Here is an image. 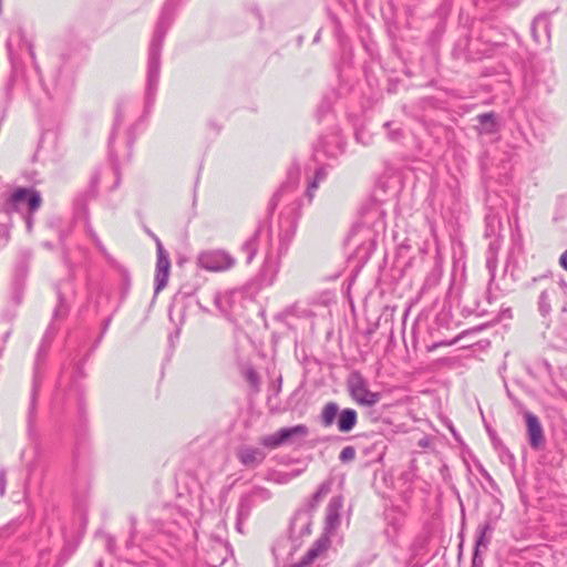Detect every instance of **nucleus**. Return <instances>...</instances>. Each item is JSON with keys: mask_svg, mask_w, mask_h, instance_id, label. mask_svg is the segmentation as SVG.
<instances>
[{"mask_svg": "<svg viewBox=\"0 0 567 567\" xmlns=\"http://www.w3.org/2000/svg\"><path fill=\"white\" fill-rule=\"evenodd\" d=\"M560 266L567 270V250L559 258Z\"/></svg>", "mask_w": 567, "mask_h": 567, "instance_id": "47", "label": "nucleus"}, {"mask_svg": "<svg viewBox=\"0 0 567 567\" xmlns=\"http://www.w3.org/2000/svg\"><path fill=\"white\" fill-rule=\"evenodd\" d=\"M248 9L258 19L259 24L261 27L264 23V20H262V14H261L259 7L256 3H251Z\"/></svg>", "mask_w": 567, "mask_h": 567, "instance_id": "37", "label": "nucleus"}, {"mask_svg": "<svg viewBox=\"0 0 567 567\" xmlns=\"http://www.w3.org/2000/svg\"><path fill=\"white\" fill-rule=\"evenodd\" d=\"M279 483H287L288 482V475L285 474L282 475V478L281 480H278Z\"/></svg>", "mask_w": 567, "mask_h": 567, "instance_id": "53", "label": "nucleus"}, {"mask_svg": "<svg viewBox=\"0 0 567 567\" xmlns=\"http://www.w3.org/2000/svg\"><path fill=\"white\" fill-rule=\"evenodd\" d=\"M473 2H474V4H475V6H477V7H478V6H482V4H484V3H486V4H488V6H489V10H494V9H496V8H497V6H498V4H496V3H495V4H489V0H473Z\"/></svg>", "mask_w": 567, "mask_h": 567, "instance_id": "43", "label": "nucleus"}, {"mask_svg": "<svg viewBox=\"0 0 567 567\" xmlns=\"http://www.w3.org/2000/svg\"><path fill=\"white\" fill-rule=\"evenodd\" d=\"M31 257H32V254L30 250L24 249V250L20 251L19 260H18V262L16 265V269H14L13 282L17 284V281H18L21 285H24V280L28 275V262L31 259Z\"/></svg>", "mask_w": 567, "mask_h": 567, "instance_id": "17", "label": "nucleus"}, {"mask_svg": "<svg viewBox=\"0 0 567 567\" xmlns=\"http://www.w3.org/2000/svg\"><path fill=\"white\" fill-rule=\"evenodd\" d=\"M29 50H30V54L33 55V51H32L31 47H29Z\"/></svg>", "mask_w": 567, "mask_h": 567, "instance_id": "60", "label": "nucleus"}, {"mask_svg": "<svg viewBox=\"0 0 567 567\" xmlns=\"http://www.w3.org/2000/svg\"><path fill=\"white\" fill-rule=\"evenodd\" d=\"M135 527V519L132 518V529H134ZM134 533V530H132V534Z\"/></svg>", "mask_w": 567, "mask_h": 567, "instance_id": "55", "label": "nucleus"}, {"mask_svg": "<svg viewBox=\"0 0 567 567\" xmlns=\"http://www.w3.org/2000/svg\"><path fill=\"white\" fill-rule=\"evenodd\" d=\"M430 445H431V439L429 436H424L417 442V446L421 449H427V447H430Z\"/></svg>", "mask_w": 567, "mask_h": 567, "instance_id": "41", "label": "nucleus"}, {"mask_svg": "<svg viewBox=\"0 0 567 567\" xmlns=\"http://www.w3.org/2000/svg\"><path fill=\"white\" fill-rule=\"evenodd\" d=\"M280 388H281V379H279V384H278L277 391H280Z\"/></svg>", "mask_w": 567, "mask_h": 567, "instance_id": "57", "label": "nucleus"}, {"mask_svg": "<svg viewBox=\"0 0 567 567\" xmlns=\"http://www.w3.org/2000/svg\"><path fill=\"white\" fill-rule=\"evenodd\" d=\"M96 248L99 249V251L107 259V260H111V256L109 255L105 246L102 244V241L100 239H96Z\"/></svg>", "mask_w": 567, "mask_h": 567, "instance_id": "40", "label": "nucleus"}, {"mask_svg": "<svg viewBox=\"0 0 567 567\" xmlns=\"http://www.w3.org/2000/svg\"><path fill=\"white\" fill-rule=\"evenodd\" d=\"M254 495H255V493H251V494L243 495L240 497V501L237 506V517H240L244 519H247L249 517L252 505H254V502H252Z\"/></svg>", "mask_w": 567, "mask_h": 567, "instance_id": "24", "label": "nucleus"}, {"mask_svg": "<svg viewBox=\"0 0 567 567\" xmlns=\"http://www.w3.org/2000/svg\"><path fill=\"white\" fill-rule=\"evenodd\" d=\"M355 449L349 445L342 449L339 455V460L341 463H349L355 458Z\"/></svg>", "mask_w": 567, "mask_h": 567, "instance_id": "30", "label": "nucleus"}, {"mask_svg": "<svg viewBox=\"0 0 567 567\" xmlns=\"http://www.w3.org/2000/svg\"><path fill=\"white\" fill-rule=\"evenodd\" d=\"M329 492V487L326 484H321L317 492L313 494L312 499L313 502H319L321 497Z\"/></svg>", "mask_w": 567, "mask_h": 567, "instance_id": "36", "label": "nucleus"}, {"mask_svg": "<svg viewBox=\"0 0 567 567\" xmlns=\"http://www.w3.org/2000/svg\"><path fill=\"white\" fill-rule=\"evenodd\" d=\"M246 378H247L248 382H249L252 386H255V388H257V386H258V384H259V377H258V374H257V372H256L255 370L249 369V370L246 372Z\"/></svg>", "mask_w": 567, "mask_h": 567, "instance_id": "35", "label": "nucleus"}, {"mask_svg": "<svg viewBox=\"0 0 567 567\" xmlns=\"http://www.w3.org/2000/svg\"><path fill=\"white\" fill-rule=\"evenodd\" d=\"M309 433L305 424H298L291 427H281L277 432L265 435L260 439V444L267 449H277L282 444H292L298 440H303Z\"/></svg>", "mask_w": 567, "mask_h": 567, "instance_id": "7", "label": "nucleus"}, {"mask_svg": "<svg viewBox=\"0 0 567 567\" xmlns=\"http://www.w3.org/2000/svg\"><path fill=\"white\" fill-rule=\"evenodd\" d=\"M133 143H134V137L132 136V133L130 132L128 137H127V154H126L127 158H130L132 156Z\"/></svg>", "mask_w": 567, "mask_h": 567, "instance_id": "42", "label": "nucleus"}, {"mask_svg": "<svg viewBox=\"0 0 567 567\" xmlns=\"http://www.w3.org/2000/svg\"><path fill=\"white\" fill-rule=\"evenodd\" d=\"M427 545V537L425 535H417L410 545L411 558L414 559L421 556Z\"/></svg>", "mask_w": 567, "mask_h": 567, "instance_id": "27", "label": "nucleus"}, {"mask_svg": "<svg viewBox=\"0 0 567 567\" xmlns=\"http://www.w3.org/2000/svg\"><path fill=\"white\" fill-rule=\"evenodd\" d=\"M401 529L400 519L396 517L388 518L386 527L384 528V535L389 543L396 545L399 532Z\"/></svg>", "mask_w": 567, "mask_h": 567, "instance_id": "23", "label": "nucleus"}, {"mask_svg": "<svg viewBox=\"0 0 567 567\" xmlns=\"http://www.w3.org/2000/svg\"><path fill=\"white\" fill-rule=\"evenodd\" d=\"M90 237L92 238L93 243L96 245V239H100V238L93 230H90Z\"/></svg>", "mask_w": 567, "mask_h": 567, "instance_id": "51", "label": "nucleus"}, {"mask_svg": "<svg viewBox=\"0 0 567 567\" xmlns=\"http://www.w3.org/2000/svg\"><path fill=\"white\" fill-rule=\"evenodd\" d=\"M9 223L1 224L0 223V243L6 245L9 241L10 238V228H11V218L9 219Z\"/></svg>", "mask_w": 567, "mask_h": 567, "instance_id": "31", "label": "nucleus"}, {"mask_svg": "<svg viewBox=\"0 0 567 567\" xmlns=\"http://www.w3.org/2000/svg\"><path fill=\"white\" fill-rule=\"evenodd\" d=\"M237 457L244 466L255 468L264 462L266 453L259 447L244 446L238 450Z\"/></svg>", "mask_w": 567, "mask_h": 567, "instance_id": "12", "label": "nucleus"}, {"mask_svg": "<svg viewBox=\"0 0 567 567\" xmlns=\"http://www.w3.org/2000/svg\"><path fill=\"white\" fill-rule=\"evenodd\" d=\"M347 386L351 398L361 405L372 406L381 399L379 392L369 390L367 380L359 371H352L349 374Z\"/></svg>", "mask_w": 567, "mask_h": 567, "instance_id": "6", "label": "nucleus"}, {"mask_svg": "<svg viewBox=\"0 0 567 567\" xmlns=\"http://www.w3.org/2000/svg\"><path fill=\"white\" fill-rule=\"evenodd\" d=\"M6 471L0 470V496H3L6 494Z\"/></svg>", "mask_w": 567, "mask_h": 567, "instance_id": "39", "label": "nucleus"}, {"mask_svg": "<svg viewBox=\"0 0 567 567\" xmlns=\"http://www.w3.org/2000/svg\"><path fill=\"white\" fill-rule=\"evenodd\" d=\"M341 499L332 498L328 506L327 523L330 527H336L339 524V509L341 508Z\"/></svg>", "mask_w": 567, "mask_h": 567, "instance_id": "22", "label": "nucleus"}, {"mask_svg": "<svg viewBox=\"0 0 567 567\" xmlns=\"http://www.w3.org/2000/svg\"><path fill=\"white\" fill-rule=\"evenodd\" d=\"M386 128L388 138L392 142H400L403 138L402 128L394 122H385L383 125Z\"/></svg>", "mask_w": 567, "mask_h": 567, "instance_id": "28", "label": "nucleus"}, {"mask_svg": "<svg viewBox=\"0 0 567 567\" xmlns=\"http://www.w3.org/2000/svg\"><path fill=\"white\" fill-rule=\"evenodd\" d=\"M96 567H103V563H102L101 560H99V561L96 563Z\"/></svg>", "mask_w": 567, "mask_h": 567, "instance_id": "56", "label": "nucleus"}, {"mask_svg": "<svg viewBox=\"0 0 567 567\" xmlns=\"http://www.w3.org/2000/svg\"><path fill=\"white\" fill-rule=\"evenodd\" d=\"M23 286L20 282L17 281L12 285V295H11V301L14 306H19L22 302L23 299Z\"/></svg>", "mask_w": 567, "mask_h": 567, "instance_id": "29", "label": "nucleus"}, {"mask_svg": "<svg viewBox=\"0 0 567 567\" xmlns=\"http://www.w3.org/2000/svg\"><path fill=\"white\" fill-rule=\"evenodd\" d=\"M72 86H73L72 75L64 74L62 71H60L58 76L55 78L53 91L51 92L49 89H45V90L48 91V94L51 97H64L69 94Z\"/></svg>", "mask_w": 567, "mask_h": 567, "instance_id": "14", "label": "nucleus"}, {"mask_svg": "<svg viewBox=\"0 0 567 567\" xmlns=\"http://www.w3.org/2000/svg\"><path fill=\"white\" fill-rule=\"evenodd\" d=\"M290 312H291V311H290V309H286L284 312H281L280 315H278V318H282V317H285V316L289 315Z\"/></svg>", "mask_w": 567, "mask_h": 567, "instance_id": "52", "label": "nucleus"}, {"mask_svg": "<svg viewBox=\"0 0 567 567\" xmlns=\"http://www.w3.org/2000/svg\"><path fill=\"white\" fill-rule=\"evenodd\" d=\"M501 236H494L488 243L487 256H486V268L493 280L497 268V252L501 248Z\"/></svg>", "mask_w": 567, "mask_h": 567, "instance_id": "16", "label": "nucleus"}, {"mask_svg": "<svg viewBox=\"0 0 567 567\" xmlns=\"http://www.w3.org/2000/svg\"><path fill=\"white\" fill-rule=\"evenodd\" d=\"M311 533V517L307 512H298L290 523L292 538H301Z\"/></svg>", "mask_w": 567, "mask_h": 567, "instance_id": "13", "label": "nucleus"}, {"mask_svg": "<svg viewBox=\"0 0 567 567\" xmlns=\"http://www.w3.org/2000/svg\"><path fill=\"white\" fill-rule=\"evenodd\" d=\"M524 416L527 426L528 442L533 450L538 451L543 447L545 442L543 426L534 413L526 411Z\"/></svg>", "mask_w": 567, "mask_h": 567, "instance_id": "11", "label": "nucleus"}, {"mask_svg": "<svg viewBox=\"0 0 567 567\" xmlns=\"http://www.w3.org/2000/svg\"><path fill=\"white\" fill-rule=\"evenodd\" d=\"M331 112V103L329 101H322L317 111V116L321 120L323 116L328 115Z\"/></svg>", "mask_w": 567, "mask_h": 567, "instance_id": "34", "label": "nucleus"}, {"mask_svg": "<svg viewBox=\"0 0 567 567\" xmlns=\"http://www.w3.org/2000/svg\"><path fill=\"white\" fill-rule=\"evenodd\" d=\"M96 181H97V176H96V175H94V176H93V181H92V182H93V183H95Z\"/></svg>", "mask_w": 567, "mask_h": 567, "instance_id": "58", "label": "nucleus"}, {"mask_svg": "<svg viewBox=\"0 0 567 567\" xmlns=\"http://www.w3.org/2000/svg\"><path fill=\"white\" fill-rule=\"evenodd\" d=\"M32 215H33V213H30V212H27V214L23 215V218L25 221V227L29 233L32 231V227H33V216Z\"/></svg>", "mask_w": 567, "mask_h": 567, "instance_id": "38", "label": "nucleus"}, {"mask_svg": "<svg viewBox=\"0 0 567 567\" xmlns=\"http://www.w3.org/2000/svg\"><path fill=\"white\" fill-rule=\"evenodd\" d=\"M259 493H261V494H267V495H266V497H269V493H268V491H266V489H259Z\"/></svg>", "mask_w": 567, "mask_h": 567, "instance_id": "54", "label": "nucleus"}, {"mask_svg": "<svg viewBox=\"0 0 567 567\" xmlns=\"http://www.w3.org/2000/svg\"><path fill=\"white\" fill-rule=\"evenodd\" d=\"M542 22H544V23L546 22L544 18H536V19L534 20V22H533V25H532V32H533V35H534V38H535V39H537V38H536V25H537V24H539V23H542Z\"/></svg>", "mask_w": 567, "mask_h": 567, "instance_id": "44", "label": "nucleus"}, {"mask_svg": "<svg viewBox=\"0 0 567 567\" xmlns=\"http://www.w3.org/2000/svg\"><path fill=\"white\" fill-rule=\"evenodd\" d=\"M156 241V269H155V285H154V296L156 297L167 285L169 278L171 270V259L168 252L164 249L161 240L152 235Z\"/></svg>", "mask_w": 567, "mask_h": 567, "instance_id": "10", "label": "nucleus"}, {"mask_svg": "<svg viewBox=\"0 0 567 567\" xmlns=\"http://www.w3.org/2000/svg\"><path fill=\"white\" fill-rule=\"evenodd\" d=\"M358 422V413L355 410L347 408L339 412L337 419V427L342 433L352 431Z\"/></svg>", "mask_w": 567, "mask_h": 567, "instance_id": "15", "label": "nucleus"}, {"mask_svg": "<svg viewBox=\"0 0 567 567\" xmlns=\"http://www.w3.org/2000/svg\"><path fill=\"white\" fill-rule=\"evenodd\" d=\"M339 405L336 402H328L320 414V422L324 427L331 426L337 422L339 415Z\"/></svg>", "mask_w": 567, "mask_h": 567, "instance_id": "20", "label": "nucleus"}, {"mask_svg": "<svg viewBox=\"0 0 567 567\" xmlns=\"http://www.w3.org/2000/svg\"><path fill=\"white\" fill-rule=\"evenodd\" d=\"M480 126L477 131L480 134H494L498 130V124L496 121V115L493 112L483 113L477 115L476 117Z\"/></svg>", "mask_w": 567, "mask_h": 567, "instance_id": "18", "label": "nucleus"}, {"mask_svg": "<svg viewBox=\"0 0 567 567\" xmlns=\"http://www.w3.org/2000/svg\"><path fill=\"white\" fill-rule=\"evenodd\" d=\"M486 228L485 236L487 238H493L494 236H499L501 229V219L495 214H488L485 218Z\"/></svg>", "mask_w": 567, "mask_h": 567, "instance_id": "26", "label": "nucleus"}, {"mask_svg": "<svg viewBox=\"0 0 567 567\" xmlns=\"http://www.w3.org/2000/svg\"><path fill=\"white\" fill-rule=\"evenodd\" d=\"M42 203L41 194L32 187H18L6 199L2 212L10 219L12 213H23L27 208L30 213H35Z\"/></svg>", "mask_w": 567, "mask_h": 567, "instance_id": "4", "label": "nucleus"}, {"mask_svg": "<svg viewBox=\"0 0 567 567\" xmlns=\"http://www.w3.org/2000/svg\"><path fill=\"white\" fill-rule=\"evenodd\" d=\"M121 121H122V114H121L120 110H117L116 116H115V121H114V125H113V130H112V133H111V135L109 137V155H110V158H111V161L113 163L115 174H117V155H116V152H115V148H114V140H115L117 127L121 124Z\"/></svg>", "mask_w": 567, "mask_h": 567, "instance_id": "21", "label": "nucleus"}, {"mask_svg": "<svg viewBox=\"0 0 567 567\" xmlns=\"http://www.w3.org/2000/svg\"><path fill=\"white\" fill-rule=\"evenodd\" d=\"M181 0H166L157 20L154 34L148 47L145 104L150 107L156 97L159 83L161 54L167 31L172 27Z\"/></svg>", "mask_w": 567, "mask_h": 567, "instance_id": "2", "label": "nucleus"}, {"mask_svg": "<svg viewBox=\"0 0 567 567\" xmlns=\"http://www.w3.org/2000/svg\"><path fill=\"white\" fill-rule=\"evenodd\" d=\"M344 146L343 137L339 128L336 127L330 133L319 137L315 146V157L317 161H319L320 157L337 158L343 154Z\"/></svg>", "mask_w": 567, "mask_h": 567, "instance_id": "9", "label": "nucleus"}, {"mask_svg": "<svg viewBox=\"0 0 567 567\" xmlns=\"http://www.w3.org/2000/svg\"><path fill=\"white\" fill-rule=\"evenodd\" d=\"M56 293H58V305L54 308L52 321L50 322L49 327L47 328V330L42 337V340H41V343H40V347H39V350L37 353L35 371L38 370V365H39L40 361L44 358L52 340L54 339V337L56 334L58 327H56L55 322L60 319H64L69 315V311H70V307L68 305L66 297L62 292L61 287H58Z\"/></svg>", "mask_w": 567, "mask_h": 567, "instance_id": "5", "label": "nucleus"}, {"mask_svg": "<svg viewBox=\"0 0 567 567\" xmlns=\"http://www.w3.org/2000/svg\"><path fill=\"white\" fill-rule=\"evenodd\" d=\"M326 176H327V172H326L324 167H319L316 171L315 176H313L312 181H310L308 188H307V193H306V196H307L309 203L315 197L316 189L318 188L319 184L326 178Z\"/></svg>", "mask_w": 567, "mask_h": 567, "instance_id": "25", "label": "nucleus"}, {"mask_svg": "<svg viewBox=\"0 0 567 567\" xmlns=\"http://www.w3.org/2000/svg\"><path fill=\"white\" fill-rule=\"evenodd\" d=\"M246 519L244 518H240V517H236V529L239 532V533H243V525H244V522Z\"/></svg>", "mask_w": 567, "mask_h": 567, "instance_id": "49", "label": "nucleus"}, {"mask_svg": "<svg viewBox=\"0 0 567 567\" xmlns=\"http://www.w3.org/2000/svg\"><path fill=\"white\" fill-rule=\"evenodd\" d=\"M72 554V550L63 549L60 560L65 561Z\"/></svg>", "mask_w": 567, "mask_h": 567, "instance_id": "50", "label": "nucleus"}, {"mask_svg": "<svg viewBox=\"0 0 567 567\" xmlns=\"http://www.w3.org/2000/svg\"><path fill=\"white\" fill-rule=\"evenodd\" d=\"M355 140L362 145H369L372 141V136L364 128H357Z\"/></svg>", "mask_w": 567, "mask_h": 567, "instance_id": "32", "label": "nucleus"}, {"mask_svg": "<svg viewBox=\"0 0 567 567\" xmlns=\"http://www.w3.org/2000/svg\"><path fill=\"white\" fill-rule=\"evenodd\" d=\"M299 174L289 172L288 181L281 185L270 200V209L282 206L276 226L268 230L261 227L243 244L241 250L246 254L245 262L250 265L258 251L261 241L267 243L268 248L261 268L259 281L262 286H272L281 267V258L286 256L295 237L297 224L300 217V204L297 196Z\"/></svg>", "mask_w": 567, "mask_h": 567, "instance_id": "1", "label": "nucleus"}, {"mask_svg": "<svg viewBox=\"0 0 567 567\" xmlns=\"http://www.w3.org/2000/svg\"><path fill=\"white\" fill-rule=\"evenodd\" d=\"M236 264L235 257L221 249L202 251L197 256V265L208 271H226Z\"/></svg>", "mask_w": 567, "mask_h": 567, "instance_id": "8", "label": "nucleus"}, {"mask_svg": "<svg viewBox=\"0 0 567 567\" xmlns=\"http://www.w3.org/2000/svg\"><path fill=\"white\" fill-rule=\"evenodd\" d=\"M7 50H8V54L10 56V59L12 60L13 59V49H12V40H11V38H9L7 40Z\"/></svg>", "mask_w": 567, "mask_h": 567, "instance_id": "48", "label": "nucleus"}, {"mask_svg": "<svg viewBox=\"0 0 567 567\" xmlns=\"http://www.w3.org/2000/svg\"><path fill=\"white\" fill-rule=\"evenodd\" d=\"M114 545H115V539L111 536H107V540H106L107 550L113 553Z\"/></svg>", "mask_w": 567, "mask_h": 567, "instance_id": "46", "label": "nucleus"}, {"mask_svg": "<svg viewBox=\"0 0 567 567\" xmlns=\"http://www.w3.org/2000/svg\"><path fill=\"white\" fill-rule=\"evenodd\" d=\"M316 556H317L316 550H313V549H312V550H309V551H308V554H307V556L303 558V561H302V563H303V564H308V563H310V561H311Z\"/></svg>", "mask_w": 567, "mask_h": 567, "instance_id": "45", "label": "nucleus"}, {"mask_svg": "<svg viewBox=\"0 0 567 567\" xmlns=\"http://www.w3.org/2000/svg\"><path fill=\"white\" fill-rule=\"evenodd\" d=\"M493 526L491 522H485L484 524L478 526L477 537L475 542V553H474V561L478 555V550L481 547L487 548L491 539V534L493 532Z\"/></svg>", "mask_w": 567, "mask_h": 567, "instance_id": "19", "label": "nucleus"}, {"mask_svg": "<svg viewBox=\"0 0 567 567\" xmlns=\"http://www.w3.org/2000/svg\"><path fill=\"white\" fill-rule=\"evenodd\" d=\"M35 395H37V385L34 384L33 389H32V396H31L30 406H29V413H28L29 425H31V423L33 422V419H34V413H35Z\"/></svg>", "mask_w": 567, "mask_h": 567, "instance_id": "33", "label": "nucleus"}, {"mask_svg": "<svg viewBox=\"0 0 567 567\" xmlns=\"http://www.w3.org/2000/svg\"><path fill=\"white\" fill-rule=\"evenodd\" d=\"M315 41H319V33L316 35Z\"/></svg>", "mask_w": 567, "mask_h": 567, "instance_id": "59", "label": "nucleus"}, {"mask_svg": "<svg viewBox=\"0 0 567 567\" xmlns=\"http://www.w3.org/2000/svg\"><path fill=\"white\" fill-rule=\"evenodd\" d=\"M533 282L539 284L542 289L537 300V308L542 317L547 318L554 307L559 308L561 312L567 311V285L565 281L542 276L534 278Z\"/></svg>", "mask_w": 567, "mask_h": 567, "instance_id": "3", "label": "nucleus"}]
</instances>
